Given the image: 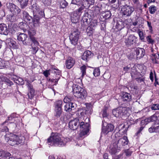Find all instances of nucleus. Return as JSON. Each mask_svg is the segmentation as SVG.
I'll use <instances>...</instances> for the list:
<instances>
[{
  "label": "nucleus",
  "instance_id": "1",
  "mask_svg": "<svg viewBox=\"0 0 159 159\" xmlns=\"http://www.w3.org/2000/svg\"><path fill=\"white\" fill-rule=\"evenodd\" d=\"M69 128L73 130L76 129L80 125V135L81 137L87 134L89 131V124L87 122L84 124V122H81L80 123L79 119L75 118L73 120H70L69 122Z\"/></svg>",
  "mask_w": 159,
  "mask_h": 159
},
{
  "label": "nucleus",
  "instance_id": "2",
  "mask_svg": "<svg viewBox=\"0 0 159 159\" xmlns=\"http://www.w3.org/2000/svg\"><path fill=\"white\" fill-rule=\"evenodd\" d=\"M5 140L11 146L17 145L24 143L25 138L23 136H18L13 134H7L5 136Z\"/></svg>",
  "mask_w": 159,
  "mask_h": 159
},
{
  "label": "nucleus",
  "instance_id": "3",
  "mask_svg": "<svg viewBox=\"0 0 159 159\" xmlns=\"http://www.w3.org/2000/svg\"><path fill=\"white\" fill-rule=\"evenodd\" d=\"M63 138L60 134L56 133H52L50 137L48 139V143H51L55 146H61L65 145L63 141Z\"/></svg>",
  "mask_w": 159,
  "mask_h": 159
},
{
  "label": "nucleus",
  "instance_id": "4",
  "mask_svg": "<svg viewBox=\"0 0 159 159\" xmlns=\"http://www.w3.org/2000/svg\"><path fill=\"white\" fill-rule=\"evenodd\" d=\"M131 113V110L129 107H119L112 110L113 114L119 118L129 116Z\"/></svg>",
  "mask_w": 159,
  "mask_h": 159
},
{
  "label": "nucleus",
  "instance_id": "5",
  "mask_svg": "<svg viewBox=\"0 0 159 159\" xmlns=\"http://www.w3.org/2000/svg\"><path fill=\"white\" fill-rule=\"evenodd\" d=\"M29 34L30 38L27 37V35L25 34H20L17 36V39L19 41L22 42L23 44L25 45H30L32 41L34 44H37L38 43L35 40V38Z\"/></svg>",
  "mask_w": 159,
  "mask_h": 159
},
{
  "label": "nucleus",
  "instance_id": "6",
  "mask_svg": "<svg viewBox=\"0 0 159 159\" xmlns=\"http://www.w3.org/2000/svg\"><path fill=\"white\" fill-rule=\"evenodd\" d=\"M73 92L75 97L82 99H84L87 96L86 91L77 85H75L73 86Z\"/></svg>",
  "mask_w": 159,
  "mask_h": 159
},
{
  "label": "nucleus",
  "instance_id": "7",
  "mask_svg": "<svg viewBox=\"0 0 159 159\" xmlns=\"http://www.w3.org/2000/svg\"><path fill=\"white\" fill-rule=\"evenodd\" d=\"M8 9L13 14L11 16L10 21L12 22L15 21L16 20L15 15H17L20 13L21 11L20 9L17 6L11 3H9L7 4Z\"/></svg>",
  "mask_w": 159,
  "mask_h": 159
},
{
  "label": "nucleus",
  "instance_id": "8",
  "mask_svg": "<svg viewBox=\"0 0 159 159\" xmlns=\"http://www.w3.org/2000/svg\"><path fill=\"white\" fill-rule=\"evenodd\" d=\"M80 32L77 30L73 31L69 36L70 39L72 44L76 45L79 39Z\"/></svg>",
  "mask_w": 159,
  "mask_h": 159
},
{
  "label": "nucleus",
  "instance_id": "9",
  "mask_svg": "<svg viewBox=\"0 0 159 159\" xmlns=\"http://www.w3.org/2000/svg\"><path fill=\"white\" fill-rule=\"evenodd\" d=\"M137 41V38L134 35L131 34L125 39V43L128 47L135 44Z\"/></svg>",
  "mask_w": 159,
  "mask_h": 159
},
{
  "label": "nucleus",
  "instance_id": "10",
  "mask_svg": "<svg viewBox=\"0 0 159 159\" xmlns=\"http://www.w3.org/2000/svg\"><path fill=\"white\" fill-rule=\"evenodd\" d=\"M134 9L132 6L125 5L121 8V11L124 15L130 16L134 11Z\"/></svg>",
  "mask_w": 159,
  "mask_h": 159
},
{
  "label": "nucleus",
  "instance_id": "11",
  "mask_svg": "<svg viewBox=\"0 0 159 159\" xmlns=\"http://www.w3.org/2000/svg\"><path fill=\"white\" fill-rule=\"evenodd\" d=\"M102 133L106 134L109 132L113 130L114 127L113 125L111 124H108L106 125V126H105V125H106V123L104 124L102 121Z\"/></svg>",
  "mask_w": 159,
  "mask_h": 159
},
{
  "label": "nucleus",
  "instance_id": "12",
  "mask_svg": "<svg viewBox=\"0 0 159 159\" xmlns=\"http://www.w3.org/2000/svg\"><path fill=\"white\" fill-rule=\"evenodd\" d=\"M144 49L139 48H134L133 51L134 52V55H136L137 56H139L137 57L139 58L143 57L144 55Z\"/></svg>",
  "mask_w": 159,
  "mask_h": 159
},
{
  "label": "nucleus",
  "instance_id": "13",
  "mask_svg": "<svg viewBox=\"0 0 159 159\" xmlns=\"http://www.w3.org/2000/svg\"><path fill=\"white\" fill-rule=\"evenodd\" d=\"M93 55V53L90 51L87 50L84 52L81 58L84 61H88Z\"/></svg>",
  "mask_w": 159,
  "mask_h": 159
},
{
  "label": "nucleus",
  "instance_id": "14",
  "mask_svg": "<svg viewBox=\"0 0 159 159\" xmlns=\"http://www.w3.org/2000/svg\"><path fill=\"white\" fill-rule=\"evenodd\" d=\"M128 140L126 136H124L120 138L118 140L117 144L120 148V147L128 144Z\"/></svg>",
  "mask_w": 159,
  "mask_h": 159
},
{
  "label": "nucleus",
  "instance_id": "15",
  "mask_svg": "<svg viewBox=\"0 0 159 159\" xmlns=\"http://www.w3.org/2000/svg\"><path fill=\"white\" fill-rule=\"evenodd\" d=\"M121 99L124 102H128L131 100L132 97L130 94L124 92L121 93Z\"/></svg>",
  "mask_w": 159,
  "mask_h": 159
},
{
  "label": "nucleus",
  "instance_id": "16",
  "mask_svg": "<svg viewBox=\"0 0 159 159\" xmlns=\"http://www.w3.org/2000/svg\"><path fill=\"white\" fill-rule=\"evenodd\" d=\"M76 104L72 102L66 103L64 106V110L67 112L74 110L76 107Z\"/></svg>",
  "mask_w": 159,
  "mask_h": 159
},
{
  "label": "nucleus",
  "instance_id": "17",
  "mask_svg": "<svg viewBox=\"0 0 159 159\" xmlns=\"http://www.w3.org/2000/svg\"><path fill=\"white\" fill-rule=\"evenodd\" d=\"M28 87L29 90L28 96L29 98L31 99L35 95V90L33 88V85L30 84L29 83L28 84Z\"/></svg>",
  "mask_w": 159,
  "mask_h": 159
},
{
  "label": "nucleus",
  "instance_id": "18",
  "mask_svg": "<svg viewBox=\"0 0 159 159\" xmlns=\"http://www.w3.org/2000/svg\"><path fill=\"white\" fill-rule=\"evenodd\" d=\"M9 33V30L7 25L4 24H0V34L7 35Z\"/></svg>",
  "mask_w": 159,
  "mask_h": 159
},
{
  "label": "nucleus",
  "instance_id": "19",
  "mask_svg": "<svg viewBox=\"0 0 159 159\" xmlns=\"http://www.w3.org/2000/svg\"><path fill=\"white\" fill-rule=\"evenodd\" d=\"M118 147H119V146L116 143H114L113 144L111 145L110 149L109 150V152L111 155L115 154L120 150V149L118 148Z\"/></svg>",
  "mask_w": 159,
  "mask_h": 159
},
{
  "label": "nucleus",
  "instance_id": "20",
  "mask_svg": "<svg viewBox=\"0 0 159 159\" xmlns=\"http://www.w3.org/2000/svg\"><path fill=\"white\" fill-rule=\"evenodd\" d=\"M75 63V60L71 57H69L66 61V66L68 69L71 68Z\"/></svg>",
  "mask_w": 159,
  "mask_h": 159
},
{
  "label": "nucleus",
  "instance_id": "21",
  "mask_svg": "<svg viewBox=\"0 0 159 159\" xmlns=\"http://www.w3.org/2000/svg\"><path fill=\"white\" fill-rule=\"evenodd\" d=\"M157 122L149 128L148 131L150 133L159 132V124L157 123Z\"/></svg>",
  "mask_w": 159,
  "mask_h": 159
},
{
  "label": "nucleus",
  "instance_id": "22",
  "mask_svg": "<svg viewBox=\"0 0 159 159\" xmlns=\"http://www.w3.org/2000/svg\"><path fill=\"white\" fill-rule=\"evenodd\" d=\"M157 120V117L156 116L153 115L148 118L144 120H142L141 122L142 125H146L149 122H153Z\"/></svg>",
  "mask_w": 159,
  "mask_h": 159
},
{
  "label": "nucleus",
  "instance_id": "23",
  "mask_svg": "<svg viewBox=\"0 0 159 159\" xmlns=\"http://www.w3.org/2000/svg\"><path fill=\"white\" fill-rule=\"evenodd\" d=\"M52 69L54 71V73L58 75L57 78L55 79H49V81H52V82H55L56 84L57 83L58 81L59 80L60 78V74L61 72L58 69H55L53 67H52Z\"/></svg>",
  "mask_w": 159,
  "mask_h": 159
},
{
  "label": "nucleus",
  "instance_id": "24",
  "mask_svg": "<svg viewBox=\"0 0 159 159\" xmlns=\"http://www.w3.org/2000/svg\"><path fill=\"white\" fill-rule=\"evenodd\" d=\"M94 2V0H84L83 3L85 7H89L90 5H93Z\"/></svg>",
  "mask_w": 159,
  "mask_h": 159
},
{
  "label": "nucleus",
  "instance_id": "25",
  "mask_svg": "<svg viewBox=\"0 0 159 159\" xmlns=\"http://www.w3.org/2000/svg\"><path fill=\"white\" fill-rule=\"evenodd\" d=\"M11 154L5 151L2 149L0 150V159H4L6 158V156L9 157Z\"/></svg>",
  "mask_w": 159,
  "mask_h": 159
},
{
  "label": "nucleus",
  "instance_id": "26",
  "mask_svg": "<svg viewBox=\"0 0 159 159\" xmlns=\"http://www.w3.org/2000/svg\"><path fill=\"white\" fill-rule=\"evenodd\" d=\"M79 16L77 15V12L75 11L74 12L73 15L71 17V20L73 23H77L79 20Z\"/></svg>",
  "mask_w": 159,
  "mask_h": 159
},
{
  "label": "nucleus",
  "instance_id": "27",
  "mask_svg": "<svg viewBox=\"0 0 159 159\" xmlns=\"http://www.w3.org/2000/svg\"><path fill=\"white\" fill-rule=\"evenodd\" d=\"M31 9L33 11V15L37 13L40 11V8L39 6L36 4H34L31 6Z\"/></svg>",
  "mask_w": 159,
  "mask_h": 159
},
{
  "label": "nucleus",
  "instance_id": "28",
  "mask_svg": "<svg viewBox=\"0 0 159 159\" xmlns=\"http://www.w3.org/2000/svg\"><path fill=\"white\" fill-rule=\"evenodd\" d=\"M19 3L20 7L23 9L26 7L28 4L29 0H16Z\"/></svg>",
  "mask_w": 159,
  "mask_h": 159
},
{
  "label": "nucleus",
  "instance_id": "29",
  "mask_svg": "<svg viewBox=\"0 0 159 159\" xmlns=\"http://www.w3.org/2000/svg\"><path fill=\"white\" fill-rule=\"evenodd\" d=\"M34 17L33 19V21L34 26H38L39 23L40 17L37 15H34Z\"/></svg>",
  "mask_w": 159,
  "mask_h": 159
},
{
  "label": "nucleus",
  "instance_id": "30",
  "mask_svg": "<svg viewBox=\"0 0 159 159\" xmlns=\"http://www.w3.org/2000/svg\"><path fill=\"white\" fill-rule=\"evenodd\" d=\"M118 2V0H109V3L115 8L119 7Z\"/></svg>",
  "mask_w": 159,
  "mask_h": 159
},
{
  "label": "nucleus",
  "instance_id": "31",
  "mask_svg": "<svg viewBox=\"0 0 159 159\" xmlns=\"http://www.w3.org/2000/svg\"><path fill=\"white\" fill-rule=\"evenodd\" d=\"M23 15L24 18L25 20L30 21L32 19V17L30 16L28 13L26 11H23Z\"/></svg>",
  "mask_w": 159,
  "mask_h": 159
},
{
  "label": "nucleus",
  "instance_id": "32",
  "mask_svg": "<svg viewBox=\"0 0 159 159\" xmlns=\"http://www.w3.org/2000/svg\"><path fill=\"white\" fill-rule=\"evenodd\" d=\"M54 116L57 118L60 117L62 112V108H55Z\"/></svg>",
  "mask_w": 159,
  "mask_h": 159
},
{
  "label": "nucleus",
  "instance_id": "33",
  "mask_svg": "<svg viewBox=\"0 0 159 159\" xmlns=\"http://www.w3.org/2000/svg\"><path fill=\"white\" fill-rule=\"evenodd\" d=\"M151 58L153 62L157 63L158 62L157 60L159 59V55L158 54H152Z\"/></svg>",
  "mask_w": 159,
  "mask_h": 159
},
{
  "label": "nucleus",
  "instance_id": "34",
  "mask_svg": "<svg viewBox=\"0 0 159 159\" xmlns=\"http://www.w3.org/2000/svg\"><path fill=\"white\" fill-rule=\"evenodd\" d=\"M60 7L62 8H65L68 5V3L65 0H59Z\"/></svg>",
  "mask_w": 159,
  "mask_h": 159
},
{
  "label": "nucleus",
  "instance_id": "35",
  "mask_svg": "<svg viewBox=\"0 0 159 159\" xmlns=\"http://www.w3.org/2000/svg\"><path fill=\"white\" fill-rule=\"evenodd\" d=\"M116 27L118 30H121L124 27L123 22L121 21H118L116 22Z\"/></svg>",
  "mask_w": 159,
  "mask_h": 159
},
{
  "label": "nucleus",
  "instance_id": "36",
  "mask_svg": "<svg viewBox=\"0 0 159 159\" xmlns=\"http://www.w3.org/2000/svg\"><path fill=\"white\" fill-rule=\"evenodd\" d=\"M95 29L94 27H92L90 25L89 26L87 29L88 34L90 36L93 34Z\"/></svg>",
  "mask_w": 159,
  "mask_h": 159
},
{
  "label": "nucleus",
  "instance_id": "37",
  "mask_svg": "<svg viewBox=\"0 0 159 159\" xmlns=\"http://www.w3.org/2000/svg\"><path fill=\"white\" fill-rule=\"evenodd\" d=\"M62 103V101L61 100H58L56 101L55 103V108H61V106Z\"/></svg>",
  "mask_w": 159,
  "mask_h": 159
},
{
  "label": "nucleus",
  "instance_id": "38",
  "mask_svg": "<svg viewBox=\"0 0 159 159\" xmlns=\"http://www.w3.org/2000/svg\"><path fill=\"white\" fill-rule=\"evenodd\" d=\"M157 10V7L154 6L152 5L149 8V11L151 14L154 13Z\"/></svg>",
  "mask_w": 159,
  "mask_h": 159
},
{
  "label": "nucleus",
  "instance_id": "39",
  "mask_svg": "<svg viewBox=\"0 0 159 159\" xmlns=\"http://www.w3.org/2000/svg\"><path fill=\"white\" fill-rule=\"evenodd\" d=\"M100 70L98 68H95L93 70V74L95 77L98 76L100 74Z\"/></svg>",
  "mask_w": 159,
  "mask_h": 159
},
{
  "label": "nucleus",
  "instance_id": "40",
  "mask_svg": "<svg viewBox=\"0 0 159 159\" xmlns=\"http://www.w3.org/2000/svg\"><path fill=\"white\" fill-rule=\"evenodd\" d=\"M88 15V13H85V16H83L82 19L81 20V22L84 23V25H86L88 24V18L86 16Z\"/></svg>",
  "mask_w": 159,
  "mask_h": 159
},
{
  "label": "nucleus",
  "instance_id": "41",
  "mask_svg": "<svg viewBox=\"0 0 159 159\" xmlns=\"http://www.w3.org/2000/svg\"><path fill=\"white\" fill-rule=\"evenodd\" d=\"M72 98L70 97L66 96L64 99L63 101L65 103H70V102L71 101H72Z\"/></svg>",
  "mask_w": 159,
  "mask_h": 159
},
{
  "label": "nucleus",
  "instance_id": "42",
  "mask_svg": "<svg viewBox=\"0 0 159 159\" xmlns=\"http://www.w3.org/2000/svg\"><path fill=\"white\" fill-rule=\"evenodd\" d=\"M80 70L82 73V76H84L86 74V67L85 66H83L80 67Z\"/></svg>",
  "mask_w": 159,
  "mask_h": 159
},
{
  "label": "nucleus",
  "instance_id": "43",
  "mask_svg": "<svg viewBox=\"0 0 159 159\" xmlns=\"http://www.w3.org/2000/svg\"><path fill=\"white\" fill-rule=\"evenodd\" d=\"M51 70L50 69L49 70H46L43 72V74L44 75L45 77L47 78L50 75V71Z\"/></svg>",
  "mask_w": 159,
  "mask_h": 159
},
{
  "label": "nucleus",
  "instance_id": "44",
  "mask_svg": "<svg viewBox=\"0 0 159 159\" xmlns=\"http://www.w3.org/2000/svg\"><path fill=\"white\" fill-rule=\"evenodd\" d=\"M146 39L148 42L149 43L152 44L154 42L153 40L152 39L151 36L150 35L148 36Z\"/></svg>",
  "mask_w": 159,
  "mask_h": 159
},
{
  "label": "nucleus",
  "instance_id": "45",
  "mask_svg": "<svg viewBox=\"0 0 159 159\" xmlns=\"http://www.w3.org/2000/svg\"><path fill=\"white\" fill-rule=\"evenodd\" d=\"M152 110H159V104H156L153 105L151 107Z\"/></svg>",
  "mask_w": 159,
  "mask_h": 159
},
{
  "label": "nucleus",
  "instance_id": "46",
  "mask_svg": "<svg viewBox=\"0 0 159 159\" xmlns=\"http://www.w3.org/2000/svg\"><path fill=\"white\" fill-rule=\"evenodd\" d=\"M138 33L140 37V39L141 40L144 39V37L143 32L139 30H138Z\"/></svg>",
  "mask_w": 159,
  "mask_h": 159
},
{
  "label": "nucleus",
  "instance_id": "47",
  "mask_svg": "<svg viewBox=\"0 0 159 159\" xmlns=\"http://www.w3.org/2000/svg\"><path fill=\"white\" fill-rule=\"evenodd\" d=\"M125 152L127 156H130L131 155L132 152L129 149H127L125 151Z\"/></svg>",
  "mask_w": 159,
  "mask_h": 159
},
{
  "label": "nucleus",
  "instance_id": "48",
  "mask_svg": "<svg viewBox=\"0 0 159 159\" xmlns=\"http://www.w3.org/2000/svg\"><path fill=\"white\" fill-rule=\"evenodd\" d=\"M97 25V21L96 20H94V22H91L90 25L92 27H94L95 29Z\"/></svg>",
  "mask_w": 159,
  "mask_h": 159
},
{
  "label": "nucleus",
  "instance_id": "49",
  "mask_svg": "<svg viewBox=\"0 0 159 159\" xmlns=\"http://www.w3.org/2000/svg\"><path fill=\"white\" fill-rule=\"evenodd\" d=\"M111 14L110 12L107 11L105 14L104 15V17L106 19L109 18L111 17Z\"/></svg>",
  "mask_w": 159,
  "mask_h": 159
},
{
  "label": "nucleus",
  "instance_id": "50",
  "mask_svg": "<svg viewBox=\"0 0 159 159\" xmlns=\"http://www.w3.org/2000/svg\"><path fill=\"white\" fill-rule=\"evenodd\" d=\"M5 66L4 62L0 59V69H2Z\"/></svg>",
  "mask_w": 159,
  "mask_h": 159
},
{
  "label": "nucleus",
  "instance_id": "51",
  "mask_svg": "<svg viewBox=\"0 0 159 159\" xmlns=\"http://www.w3.org/2000/svg\"><path fill=\"white\" fill-rule=\"evenodd\" d=\"M107 116V109L105 108L103 109L102 111V116L103 117H106Z\"/></svg>",
  "mask_w": 159,
  "mask_h": 159
},
{
  "label": "nucleus",
  "instance_id": "52",
  "mask_svg": "<svg viewBox=\"0 0 159 159\" xmlns=\"http://www.w3.org/2000/svg\"><path fill=\"white\" fill-rule=\"evenodd\" d=\"M85 7L83 5L82 6H81L76 11V12L77 11H78V13H81L82 11L84 9V8Z\"/></svg>",
  "mask_w": 159,
  "mask_h": 159
},
{
  "label": "nucleus",
  "instance_id": "53",
  "mask_svg": "<svg viewBox=\"0 0 159 159\" xmlns=\"http://www.w3.org/2000/svg\"><path fill=\"white\" fill-rule=\"evenodd\" d=\"M38 13L40 15V16L39 17L40 18L44 16L45 15L44 12L43 10H41L40 11H39Z\"/></svg>",
  "mask_w": 159,
  "mask_h": 159
},
{
  "label": "nucleus",
  "instance_id": "54",
  "mask_svg": "<svg viewBox=\"0 0 159 159\" xmlns=\"http://www.w3.org/2000/svg\"><path fill=\"white\" fill-rule=\"evenodd\" d=\"M16 115L15 114H12L10 115V116L8 117L7 120H12L13 118L15 117Z\"/></svg>",
  "mask_w": 159,
  "mask_h": 159
},
{
  "label": "nucleus",
  "instance_id": "55",
  "mask_svg": "<svg viewBox=\"0 0 159 159\" xmlns=\"http://www.w3.org/2000/svg\"><path fill=\"white\" fill-rule=\"evenodd\" d=\"M9 45L11 46H12L13 48H14L15 46V42H10L9 43Z\"/></svg>",
  "mask_w": 159,
  "mask_h": 159
},
{
  "label": "nucleus",
  "instance_id": "56",
  "mask_svg": "<svg viewBox=\"0 0 159 159\" xmlns=\"http://www.w3.org/2000/svg\"><path fill=\"white\" fill-rule=\"evenodd\" d=\"M147 23L148 25L149 28V30H151L152 29V26L151 22H149L148 21H147Z\"/></svg>",
  "mask_w": 159,
  "mask_h": 159
},
{
  "label": "nucleus",
  "instance_id": "57",
  "mask_svg": "<svg viewBox=\"0 0 159 159\" xmlns=\"http://www.w3.org/2000/svg\"><path fill=\"white\" fill-rule=\"evenodd\" d=\"M108 154L107 153H105L103 156L104 159H109L108 157Z\"/></svg>",
  "mask_w": 159,
  "mask_h": 159
},
{
  "label": "nucleus",
  "instance_id": "58",
  "mask_svg": "<svg viewBox=\"0 0 159 159\" xmlns=\"http://www.w3.org/2000/svg\"><path fill=\"white\" fill-rule=\"evenodd\" d=\"M11 155L9 157H7V156H6V158H5L4 159H16L14 157H11Z\"/></svg>",
  "mask_w": 159,
  "mask_h": 159
},
{
  "label": "nucleus",
  "instance_id": "59",
  "mask_svg": "<svg viewBox=\"0 0 159 159\" xmlns=\"http://www.w3.org/2000/svg\"><path fill=\"white\" fill-rule=\"evenodd\" d=\"M153 74L152 72H151L150 74V79L152 80H153Z\"/></svg>",
  "mask_w": 159,
  "mask_h": 159
},
{
  "label": "nucleus",
  "instance_id": "60",
  "mask_svg": "<svg viewBox=\"0 0 159 159\" xmlns=\"http://www.w3.org/2000/svg\"><path fill=\"white\" fill-rule=\"evenodd\" d=\"M18 81L19 82L20 81L21 82H20V84H23L24 83V82L23 80H22L21 78H19L18 79Z\"/></svg>",
  "mask_w": 159,
  "mask_h": 159
},
{
  "label": "nucleus",
  "instance_id": "61",
  "mask_svg": "<svg viewBox=\"0 0 159 159\" xmlns=\"http://www.w3.org/2000/svg\"><path fill=\"white\" fill-rule=\"evenodd\" d=\"M144 127H140L139 130V131L137 132V133L138 134L139 133H140V132L143 130V129Z\"/></svg>",
  "mask_w": 159,
  "mask_h": 159
},
{
  "label": "nucleus",
  "instance_id": "62",
  "mask_svg": "<svg viewBox=\"0 0 159 159\" xmlns=\"http://www.w3.org/2000/svg\"><path fill=\"white\" fill-rule=\"evenodd\" d=\"M129 69L130 68L128 67H125L123 68L124 70L126 72L128 71Z\"/></svg>",
  "mask_w": 159,
  "mask_h": 159
},
{
  "label": "nucleus",
  "instance_id": "63",
  "mask_svg": "<svg viewBox=\"0 0 159 159\" xmlns=\"http://www.w3.org/2000/svg\"><path fill=\"white\" fill-rule=\"evenodd\" d=\"M155 2V0H148V3Z\"/></svg>",
  "mask_w": 159,
  "mask_h": 159
},
{
  "label": "nucleus",
  "instance_id": "64",
  "mask_svg": "<svg viewBox=\"0 0 159 159\" xmlns=\"http://www.w3.org/2000/svg\"><path fill=\"white\" fill-rule=\"evenodd\" d=\"M49 159H54V157L52 156H50L49 157Z\"/></svg>",
  "mask_w": 159,
  "mask_h": 159
}]
</instances>
